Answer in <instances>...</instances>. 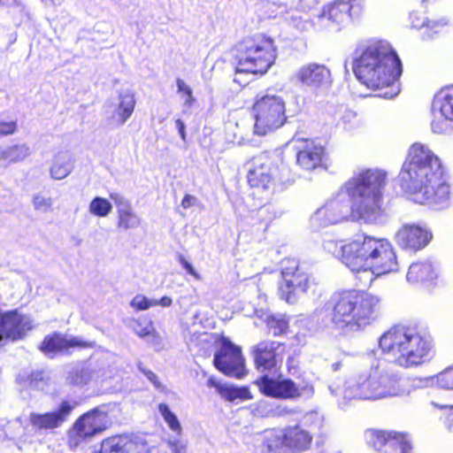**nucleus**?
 <instances>
[{
	"label": "nucleus",
	"mask_w": 453,
	"mask_h": 453,
	"mask_svg": "<svg viewBox=\"0 0 453 453\" xmlns=\"http://www.w3.org/2000/svg\"><path fill=\"white\" fill-rule=\"evenodd\" d=\"M398 433L369 430L365 433L368 443L377 451L386 453L388 448L398 446L395 437Z\"/></svg>",
	"instance_id": "bb28decb"
},
{
	"label": "nucleus",
	"mask_w": 453,
	"mask_h": 453,
	"mask_svg": "<svg viewBox=\"0 0 453 453\" xmlns=\"http://www.w3.org/2000/svg\"><path fill=\"white\" fill-rule=\"evenodd\" d=\"M329 305L334 326L347 333H355L365 330L377 320L381 298L371 292L352 288L335 292Z\"/></svg>",
	"instance_id": "423d86ee"
},
{
	"label": "nucleus",
	"mask_w": 453,
	"mask_h": 453,
	"mask_svg": "<svg viewBox=\"0 0 453 453\" xmlns=\"http://www.w3.org/2000/svg\"><path fill=\"white\" fill-rule=\"evenodd\" d=\"M35 210L40 211H49L52 207V200L50 197H45L42 195H35L32 199Z\"/></svg>",
	"instance_id": "49530a36"
},
{
	"label": "nucleus",
	"mask_w": 453,
	"mask_h": 453,
	"mask_svg": "<svg viewBox=\"0 0 453 453\" xmlns=\"http://www.w3.org/2000/svg\"><path fill=\"white\" fill-rule=\"evenodd\" d=\"M109 425L104 408L97 407L80 417L69 431V443L78 446L85 440L104 431Z\"/></svg>",
	"instance_id": "9d476101"
},
{
	"label": "nucleus",
	"mask_w": 453,
	"mask_h": 453,
	"mask_svg": "<svg viewBox=\"0 0 453 453\" xmlns=\"http://www.w3.org/2000/svg\"><path fill=\"white\" fill-rule=\"evenodd\" d=\"M275 39L265 33H255L239 40L233 47L236 73L265 74L277 58Z\"/></svg>",
	"instance_id": "6e6552de"
},
{
	"label": "nucleus",
	"mask_w": 453,
	"mask_h": 453,
	"mask_svg": "<svg viewBox=\"0 0 453 453\" xmlns=\"http://www.w3.org/2000/svg\"><path fill=\"white\" fill-rule=\"evenodd\" d=\"M213 341V335L208 333H203L197 336H191V343L194 344V347L198 348L200 350L204 352L210 349Z\"/></svg>",
	"instance_id": "a19ab883"
},
{
	"label": "nucleus",
	"mask_w": 453,
	"mask_h": 453,
	"mask_svg": "<svg viewBox=\"0 0 453 453\" xmlns=\"http://www.w3.org/2000/svg\"><path fill=\"white\" fill-rule=\"evenodd\" d=\"M268 327L273 330L274 335L285 334L288 328V319L285 315L274 314L266 319Z\"/></svg>",
	"instance_id": "c9c22d12"
},
{
	"label": "nucleus",
	"mask_w": 453,
	"mask_h": 453,
	"mask_svg": "<svg viewBox=\"0 0 453 453\" xmlns=\"http://www.w3.org/2000/svg\"><path fill=\"white\" fill-rule=\"evenodd\" d=\"M304 292V285H280L279 288V296L280 299L289 304L296 303Z\"/></svg>",
	"instance_id": "72a5a7b5"
},
{
	"label": "nucleus",
	"mask_w": 453,
	"mask_h": 453,
	"mask_svg": "<svg viewBox=\"0 0 453 453\" xmlns=\"http://www.w3.org/2000/svg\"><path fill=\"white\" fill-rule=\"evenodd\" d=\"M176 86L177 93L183 98L185 106H193L196 104V99L193 94L191 87L180 78L176 79Z\"/></svg>",
	"instance_id": "58836bf2"
},
{
	"label": "nucleus",
	"mask_w": 453,
	"mask_h": 453,
	"mask_svg": "<svg viewBox=\"0 0 453 453\" xmlns=\"http://www.w3.org/2000/svg\"><path fill=\"white\" fill-rule=\"evenodd\" d=\"M158 304L163 307H169L172 304V299L168 296H164L160 300H157V305Z\"/></svg>",
	"instance_id": "4d7b16f0"
},
{
	"label": "nucleus",
	"mask_w": 453,
	"mask_h": 453,
	"mask_svg": "<svg viewBox=\"0 0 453 453\" xmlns=\"http://www.w3.org/2000/svg\"><path fill=\"white\" fill-rule=\"evenodd\" d=\"M266 446L269 451L278 453V451L285 448V429L280 431H273L266 437Z\"/></svg>",
	"instance_id": "4c0bfd02"
},
{
	"label": "nucleus",
	"mask_w": 453,
	"mask_h": 453,
	"mask_svg": "<svg viewBox=\"0 0 453 453\" xmlns=\"http://www.w3.org/2000/svg\"><path fill=\"white\" fill-rule=\"evenodd\" d=\"M272 162L267 157L255 158L247 174V181L253 196L267 200L275 190L276 180L272 172Z\"/></svg>",
	"instance_id": "9b49d317"
},
{
	"label": "nucleus",
	"mask_w": 453,
	"mask_h": 453,
	"mask_svg": "<svg viewBox=\"0 0 453 453\" xmlns=\"http://www.w3.org/2000/svg\"><path fill=\"white\" fill-rule=\"evenodd\" d=\"M119 104L115 110L113 118L119 125H123L134 113L136 101L134 94L126 91L119 95Z\"/></svg>",
	"instance_id": "cd10ccee"
},
{
	"label": "nucleus",
	"mask_w": 453,
	"mask_h": 453,
	"mask_svg": "<svg viewBox=\"0 0 453 453\" xmlns=\"http://www.w3.org/2000/svg\"><path fill=\"white\" fill-rule=\"evenodd\" d=\"M179 262L182 267L187 271L188 273L193 275L196 280H200V276L194 270L193 266L186 260L183 256L179 257Z\"/></svg>",
	"instance_id": "3c124183"
},
{
	"label": "nucleus",
	"mask_w": 453,
	"mask_h": 453,
	"mask_svg": "<svg viewBox=\"0 0 453 453\" xmlns=\"http://www.w3.org/2000/svg\"><path fill=\"white\" fill-rule=\"evenodd\" d=\"M111 203L100 196L95 197L89 203V211L97 217H106L111 211Z\"/></svg>",
	"instance_id": "e433bc0d"
},
{
	"label": "nucleus",
	"mask_w": 453,
	"mask_h": 453,
	"mask_svg": "<svg viewBox=\"0 0 453 453\" xmlns=\"http://www.w3.org/2000/svg\"><path fill=\"white\" fill-rule=\"evenodd\" d=\"M339 366H340V364L339 363H336V364H334L333 365V368L334 371L338 370L339 369Z\"/></svg>",
	"instance_id": "0e129e2a"
},
{
	"label": "nucleus",
	"mask_w": 453,
	"mask_h": 453,
	"mask_svg": "<svg viewBox=\"0 0 453 453\" xmlns=\"http://www.w3.org/2000/svg\"><path fill=\"white\" fill-rule=\"evenodd\" d=\"M434 103L441 116L453 120V86L441 88L435 95Z\"/></svg>",
	"instance_id": "7c9ffc66"
},
{
	"label": "nucleus",
	"mask_w": 453,
	"mask_h": 453,
	"mask_svg": "<svg viewBox=\"0 0 453 453\" xmlns=\"http://www.w3.org/2000/svg\"><path fill=\"white\" fill-rule=\"evenodd\" d=\"M255 119L254 129L258 135H265L287 122L286 103L277 95L257 96L251 107Z\"/></svg>",
	"instance_id": "1a4fd4ad"
},
{
	"label": "nucleus",
	"mask_w": 453,
	"mask_h": 453,
	"mask_svg": "<svg viewBox=\"0 0 453 453\" xmlns=\"http://www.w3.org/2000/svg\"><path fill=\"white\" fill-rule=\"evenodd\" d=\"M130 305L137 311H143L157 305V300L149 299L144 296L137 295L133 298Z\"/></svg>",
	"instance_id": "37998d69"
},
{
	"label": "nucleus",
	"mask_w": 453,
	"mask_h": 453,
	"mask_svg": "<svg viewBox=\"0 0 453 453\" xmlns=\"http://www.w3.org/2000/svg\"><path fill=\"white\" fill-rule=\"evenodd\" d=\"M322 419V417L318 412L311 411L303 417L301 425L311 429H316L320 427Z\"/></svg>",
	"instance_id": "c03bdc74"
},
{
	"label": "nucleus",
	"mask_w": 453,
	"mask_h": 453,
	"mask_svg": "<svg viewBox=\"0 0 453 453\" xmlns=\"http://www.w3.org/2000/svg\"><path fill=\"white\" fill-rule=\"evenodd\" d=\"M93 343L75 336L66 337L59 334L47 336L41 344V350L45 354H55L69 348H91Z\"/></svg>",
	"instance_id": "4be33fe9"
},
{
	"label": "nucleus",
	"mask_w": 453,
	"mask_h": 453,
	"mask_svg": "<svg viewBox=\"0 0 453 453\" xmlns=\"http://www.w3.org/2000/svg\"><path fill=\"white\" fill-rule=\"evenodd\" d=\"M71 172V167L68 162L61 160H55L50 167V175L55 180H63Z\"/></svg>",
	"instance_id": "ea45409f"
},
{
	"label": "nucleus",
	"mask_w": 453,
	"mask_h": 453,
	"mask_svg": "<svg viewBox=\"0 0 453 453\" xmlns=\"http://www.w3.org/2000/svg\"><path fill=\"white\" fill-rule=\"evenodd\" d=\"M31 328L32 324L28 317L18 314L16 311L0 314V342L4 338L19 339Z\"/></svg>",
	"instance_id": "aec40b11"
},
{
	"label": "nucleus",
	"mask_w": 453,
	"mask_h": 453,
	"mask_svg": "<svg viewBox=\"0 0 453 453\" xmlns=\"http://www.w3.org/2000/svg\"><path fill=\"white\" fill-rule=\"evenodd\" d=\"M324 13L332 22L342 25L361 18L365 6L361 0H334L327 4Z\"/></svg>",
	"instance_id": "f3484780"
},
{
	"label": "nucleus",
	"mask_w": 453,
	"mask_h": 453,
	"mask_svg": "<svg viewBox=\"0 0 453 453\" xmlns=\"http://www.w3.org/2000/svg\"><path fill=\"white\" fill-rule=\"evenodd\" d=\"M4 4V0H0V6H3Z\"/></svg>",
	"instance_id": "69168bd1"
},
{
	"label": "nucleus",
	"mask_w": 453,
	"mask_h": 453,
	"mask_svg": "<svg viewBox=\"0 0 453 453\" xmlns=\"http://www.w3.org/2000/svg\"><path fill=\"white\" fill-rule=\"evenodd\" d=\"M100 453H150V450L142 441L119 436L104 440Z\"/></svg>",
	"instance_id": "412c9836"
},
{
	"label": "nucleus",
	"mask_w": 453,
	"mask_h": 453,
	"mask_svg": "<svg viewBox=\"0 0 453 453\" xmlns=\"http://www.w3.org/2000/svg\"><path fill=\"white\" fill-rule=\"evenodd\" d=\"M196 198L194 196L186 194L181 200L180 205L183 209H188L196 203Z\"/></svg>",
	"instance_id": "864d4df0"
},
{
	"label": "nucleus",
	"mask_w": 453,
	"mask_h": 453,
	"mask_svg": "<svg viewBox=\"0 0 453 453\" xmlns=\"http://www.w3.org/2000/svg\"><path fill=\"white\" fill-rule=\"evenodd\" d=\"M395 439L399 445L394 448H388L386 453H411V445L406 435L397 434Z\"/></svg>",
	"instance_id": "79ce46f5"
},
{
	"label": "nucleus",
	"mask_w": 453,
	"mask_h": 453,
	"mask_svg": "<svg viewBox=\"0 0 453 453\" xmlns=\"http://www.w3.org/2000/svg\"><path fill=\"white\" fill-rule=\"evenodd\" d=\"M151 331V326H145L140 330L136 329V334L142 337L149 335Z\"/></svg>",
	"instance_id": "13d9d810"
},
{
	"label": "nucleus",
	"mask_w": 453,
	"mask_h": 453,
	"mask_svg": "<svg viewBox=\"0 0 453 453\" xmlns=\"http://www.w3.org/2000/svg\"><path fill=\"white\" fill-rule=\"evenodd\" d=\"M401 375L387 359H373L355 378L346 381L343 395L347 399L378 401L410 394Z\"/></svg>",
	"instance_id": "39448f33"
},
{
	"label": "nucleus",
	"mask_w": 453,
	"mask_h": 453,
	"mask_svg": "<svg viewBox=\"0 0 453 453\" xmlns=\"http://www.w3.org/2000/svg\"><path fill=\"white\" fill-rule=\"evenodd\" d=\"M353 72L366 88L379 90L395 84L402 74V63L391 45L372 39L356 50Z\"/></svg>",
	"instance_id": "20e7f679"
},
{
	"label": "nucleus",
	"mask_w": 453,
	"mask_h": 453,
	"mask_svg": "<svg viewBox=\"0 0 453 453\" xmlns=\"http://www.w3.org/2000/svg\"><path fill=\"white\" fill-rule=\"evenodd\" d=\"M394 96V93H390V94H389V93H388V92H386V93L383 95V96H384V97H391V96Z\"/></svg>",
	"instance_id": "e2e57ef3"
},
{
	"label": "nucleus",
	"mask_w": 453,
	"mask_h": 453,
	"mask_svg": "<svg viewBox=\"0 0 453 453\" xmlns=\"http://www.w3.org/2000/svg\"><path fill=\"white\" fill-rule=\"evenodd\" d=\"M256 367L260 372H276L281 366L284 346L276 341H262L251 350Z\"/></svg>",
	"instance_id": "ddd939ff"
},
{
	"label": "nucleus",
	"mask_w": 453,
	"mask_h": 453,
	"mask_svg": "<svg viewBox=\"0 0 453 453\" xmlns=\"http://www.w3.org/2000/svg\"><path fill=\"white\" fill-rule=\"evenodd\" d=\"M303 7L311 8L319 3V0H300Z\"/></svg>",
	"instance_id": "bf43d9fd"
},
{
	"label": "nucleus",
	"mask_w": 453,
	"mask_h": 453,
	"mask_svg": "<svg viewBox=\"0 0 453 453\" xmlns=\"http://www.w3.org/2000/svg\"><path fill=\"white\" fill-rule=\"evenodd\" d=\"M433 404L441 409H449V413L447 417V424H448L449 430L453 433V406L452 405H438L434 403H433Z\"/></svg>",
	"instance_id": "603ef678"
},
{
	"label": "nucleus",
	"mask_w": 453,
	"mask_h": 453,
	"mask_svg": "<svg viewBox=\"0 0 453 453\" xmlns=\"http://www.w3.org/2000/svg\"><path fill=\"white\" fill-rule=\"evenodd\" d=\"M109 373L107 370L92 364L78 363L66 371L65 384L76 388H83L90 383L102 384L111 378Z\"/></svg>",
	"instance_id": "2eb2a0df"
},
{
	"label": "nucleus",
	"mask_w": 453,
	"mask_h": 453,
	"mask_svg": "<svg viewBox=\"0 0 453 453\" xmlns=\"http://www.w3.org/2000/svg\"><path fill=\"white\" fill-rule=\"evenodd\" d=\"M259 390L267 396L279 399H296L302 395L303 389L288 379H273L267 374L256 380Z\"/></svg>",
	"instance_id": "dca6fc26"
},
{
	"label": "nucleus",
	"mask_w": 453,
	"mask_h": 453,
	"mask_svg": "<svg viewBox=\"0 0 453 453\" xmlns=\"http://www.w3.org/2000/svg\"><path fill=\"white\" fill-rule=\"evenodd\" d=\"M330 72L323 65L309 64L302 66L298 73V80L307 86H320L329 78Z\"/></svg>",
	"instance_id": "b1692460"
},
{
	"label": "nucleus",
	"mask_w": 453,
	"mask_h": 453,
	"mask_svg": "<svg viewBox=\"0 0 453 453\" xmlns=\"http://www.w3.org/2000/svg\"><path fill=\"white\" fill-rule=\"evenodd\" d=\"M340 250L339 258L351 272L366 274L365 279L358 277L359 281L372 283L398 270L396 250L388 238L363 235L342 244Z\"/></svg>",
	"instance_id": "7ed1b4c3"
},
{
	"label": "nucleus",
	"mask_w": 453,
	"mask_h": 453,
	"mask_svg": "<svg viewBox=\"0 0 453 453\" xmlns=\"http://www.w3.org/2000/svg\"><path fill=\"white\" fill-rule=\"evenodd\" d=\"M437 383L440 387L453 389V368H448L437 376Z\"/></svg>",
	"instance_id": "de8ad7c7"
},
{
	"label": "nucleus",
	"mask_w": 453,
	"mask_h": 453,
	"mask_svg": "<svg viewBox=\"0 0 453 453\" xmlns=\"http://www.w3.org/2000/svg\"><path fill=\"white\" fill-rule=\"evenodd\" d=\"M213 363L218 370L227 376L241 379L246 374L241 349L227 339L221 340L220 349L215 353Z\"/></svg>",
	"instance_id": "f8f14e48"
},
{
	"label": "nucleus",
	"mask_w": 453,
	"mask_h": 453,
	"mask_svg": "<svg viewBox=\"0 0 453 453\" xmlns=\"http://www.w3.org/2000/svg\"><path fill=\"white\" fill-rule=\"evenodd\" d=\"M401 188L415 195L422 203L449 205L450 185L440 158L428 148L413 144L398 173Z\"/></svg>",
	"instance_id": "f03ea898"
},
{
	"label": "nucleus",
	"mask_w": 453,
	"mask_h": 453,
	"mask_svg": "<svg viewBox=\"0 0 453 453\" xmlns=\"http://www.w3.org/2000/svg\"><path fill=\"white\" fill-rule=\"evenodd\" d=\"M257 223L261 224L263 226L264 231H266L270 226L271 219H258Z\"/></svg>",
	"instance_id": "052dcab7"
},
{
	"label": "nucleus",
	"mask_w": 453,
	"mask_h": 453,
	"mask_svg": "<svg viewBox=\"0 0 453 453\" xmlns=\"http://www.w3.org/2000/svg\"><path fill=\"white\" fill-rule=\"evenodd\" d=\"M288 265L281 269L284 283H307V279L299 272L298 265L295 260H288Z\"/></svg>",
	"instance_id": "473e14b6"
},
{
	"label": "nucleus",
	"mask_w": 453,
	"mask_h": 453,
	"mask_svg": "<svg viewBox=\"0 0 453 453\" xmlns=\"http://www.w3.org/2000/svg\"><path fill=\"white\" fill-rule=\"evenodd\" d=\"M435 279V273L431 265L417 262L411 265L407 273L410 283H424Z\"/></svg>",
	"instance_id": "c85d7f7f"
},
{
	"label": "nucleus",
	"mask_w": 453,
	"mask_h": 453,
	"mask_svg": "<svg viewBox=\"0 0 453 453\" xmlns=\"http://www.w3.org/2000/svg\"><path fill=\"white\" fill-rule=\"evenodd\" d=\"M387 173L379 169H365L355 173L342 185V189L349 198V205L334 199L321 208L316 215L326 225L352 220L371 222L383 212V192Z\"/></svg>",
	"instance_id": "f257e3e1"
},
{
	"label": "nucleus",
	"mask_w": 453,
	"mask_h": 453,
	"mask_svg": "<svg viewBox=\"0 0 453 453\" xmlns=\"http://www.w3.org/2000/svg\"><path fill=\"white\" fill-rule=\"evenodd\" d=\"M411 27L420 31V37L424 41L437 39L447 33L448 22L445 20H426L420 19L417 14H411Z\"/></svg>",
	"instance_id": "5701e85b"
},
{
	"label": "nucleus",
	"mask_w": 453,
	"mask_h": 453,
	"mask_svg": "<svg viewBox=\"0 0 453 453\" xmlns=\"http://www.w3.org/2000/svg\"><path fill=\"white\" fill-rule=\"evenodd\" d=\"M138 368L147 377V379L155 386V388H161V383L159 382L157 375L153 372L144 368L142 365H139Z\"/></svg>",
	"instance_id": "8fccbe9b"
},
{
	"label": "nucleus",
	"mask_w": 453,
	"mask_h": 453,
	"mask_svg": "<svg viewBox=\"0 0 453 453\" xmlns=\"http://www.w3.org/2000/svg\"><path fill=\"white\" fill-rule=\"evenodd\" d=\"M312 441L310 432L295 426L285 429V448L293 451L305 450Z\"/></svg>",
	"instance_id": "393cba45"
},
{
	"label": "nucleus",
	"mask_w": 453,
	"mask_h": 453,
	"mask_svg": "<svg viewBox=\"0 0 453 453\" xmlns=\"http://www.w3.org/2000/svg\"><path fill=\"white\" fill-rule=\"evenodd\" d=\"M158 411L169 428L176 433L177 435H180L182 433L181 425L176 415L170 411L169 407L165 403H160L158 405Z\"/></svg>",
	"instance_id": "f704fd0d"
},
{
	"label": "nucleus",
	"mask_w": 453,
	"mask_h": 453,
	"mask_svg": "<svg viewBox=\"0 0 453 453\" xmlns=\"http://www.w3.org/2000/svg\"><path fill=\"white\" fill-rule=\"evenodd\" d=\"M111 198L115 201L118 207L117 228L127 231L138 227L141 224L139 216L134 212L132 205L128 202L117 201L115 196L111 195Z\"/></svg>",
	"instance_id": "a878e982"
},
{
	"label": "nucleus",
	"mask_w": 453,
	"mask_h": 453,
	"mask_svg": "<svg viewBox=\"0 0 453 453\" xmlns=\"http://www.w3.org/2000/svg\"><path fill=\"white\" fill-rule=\"evenodd\" d=\"M175 124H176L179 134L181 136L182 140H185L186 133H185V125H184L183 121L180 119H177L175 120Z\"/></svg>",
	"instance_id": "5fc2aeb1"
},
{
	"label": "nucleus",
	"mask_w": 453,
	"mask_h": 453,
	"mask_svg": "<svg viewBox=\"0 0 453 453\" xmlns=\"http://www.w3.org/2000/svg\"><path fill=\"white\" fill-rule=\"evenodd\" d=\"M30 155L29 147L26 143H16L0 150V161L15 164L23 161Z\"/></svg>",
	"instance_id": "c756f323"
},
{
	"label": "nucleus",
	"mask_w": 453,
	"mask_h": 453,
	"mask_svg": "<svg viewBox=\"0 0 453 453\" xmlns=\"http://www.w3.org/2000/svg\"><path fill=\"white\" fill-rule=\"evenodd\" d=\"M354 273L356 274V279H357V280H358V277H360V276H361L363 279H365V278H366V274H358L357 273Z\"/></svg>",
	"instance_id": "680f3d73"
},
{
	"label": "nucleus",
	"mask_w": 453,
	"mask_h": 453,
	"mask_svg": "<svg viewBox=\"0 0 453 453\" xmlns=\"http://www.w3.org/2000/svg\"><path fill=\"white\" fill-rule=\"evenodd\" d=\"M75 407V403L63 401L58 409L46 413L32 412L29 422L36 429H55L61 426L68 418Z\"/></svg>",
	"instance_id": "a211bd4d"
},
{
	"label": "nucleus",
	"mask_w": 453,
	"mask_h": 453,
	"mask_svg": "<svg viewBox=\"0 0 453 453\" xmlns=\"http://www.w3.org/2000/svg\"><path fill=\"white\" fill-rule=\"evenodd\" d=\"M18 120L0 118V137L10 136L18 131Z\"/></svg>",
	"instance_id": "a18cd8bd"
},
{
	"label": "nucleus",
	"mask_w": 453,
	"mask_h": 453,
	"mask_svg": "<svg viewBox=\"0 0 453 453\" xmlns=\"http://www.w3.org/2000/svg\"><path fill=\"white\" fill-rule=\"evenodd\" d=\"M382 353L395 365L411 369L428 362L434 353L433 337L414 327L395 326L380 338Z\"/></svg>",
	"instance_id": "0eeeda50"
},
{
	"label": "nucleus",
	"mask_w": 453,
	"mask_h": 453,
	"mask_svg": "<svg viewBox=\"0 0 453 453\" xmlns=\"http://www.w3.org/2000/svg\"><path fill=\"white\" fill-rule=\"evenodd\" d=\"M219 395L226 401L234 402L235 400H248L251 399L252 395L246 387H234L226 384L225 387H220Z\"/></svg>",
	"instance_id": "2f4dec72"
},
{
	"label": "nucleus",
	"mask_w": 453,
	"mask_h": 453,
	"mask_svg": "<svg viewBox=\"0 0 453 453\" xmlns=\"http://www.w3.org/2000/svg\"><path fill=\"white\" fill-rule=\"evenodd\" d=\"M295 150L296 165L303 171L311 172L324 165L326 149L315 139H298Z\"/></svg>",
	"instance_id": "4468645a"
},
{
	"label": "nucleus",
	"mask_w": 453,
	"mask_h": 453,
	"mask_svg": "<svg viewBox=\"0 0 453 453\" xmlns=\"http://www.w3.org/2000/svg\"><path fill=\"white\" fill-rule=\"evenodd\" d=\"M400 245L408 250L417 251L425 248L432 239L430 230L419 225H403L397 232Z\"/></svg>",
	"instance_id": "6ab92c4d"
},
{
	"label": "nucleus",
	"mask_w": 453,
	"mask_h": 453,
	"mask_svg": "<svg viewBox=\"0 0 453 453\" xmlns=\"http://www.w3.org/2000/svg\"><path fill=\"white\" fill-rule=\"evenodd\" d=\"M168 448L173 453H187V442L180 438H169Z\"/></svg>",
	"instance_id": "09e8293b"
},
{
	"label": "nucleus",
	"mask_w": 453,
	"mask_h": 453,
	"mask_svg": "<svg viewBox=\"0 0 453 453\" xmlns=\"http://www.w3.org/2000/svg\"><path fill=\"white\" fill-rule=\"evenodd\" d=\"M207 384L209 387H213L217 389V392L219 394L220 387H225L226 384H220L217 381V380L213 377L209 378Z\"/></svg>",
	"instance_id": "6e6d98bb"
},
{
	"label": "nucleus",
	"mask_w": 453,
	"mask_h": 453,
	"mask_svg": "<svg viewBox=\"0 0 453 453\" xmlns=\"http://www.w3.org/2000/svg\"><path fill=\"white\" fill-rule=\"evenodd\" d=\"M190 345H193V344L190 342ZM190 349H193V346H190Z\"/></svg>",
	"instance_id": "338daca9"
}]
</instances>
